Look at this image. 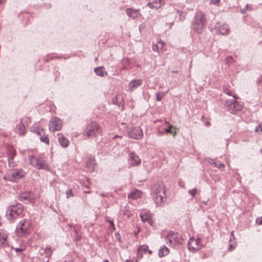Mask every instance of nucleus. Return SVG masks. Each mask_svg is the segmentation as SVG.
<instances>
[{
	"mask_svg": "<svg viewBox=\"0 0 262 262\" xmlns=\"http://www.w3.org/2000/svg\"><path fill=\"white\" fill-rule=\"evenodd\" d=\"M206 18L202 12L196 13L192 23L193 30L198 33H201L204 30L206 26Z\"/></svg>",
	"mask_w": 262,
	"mask_h": 262,
	"instance_id": "nucleus-1",
	"label": "nucleus"
},
{
	"mask_svg": "<svg viewBox=\"0 0 262 262\" xmlns=\"http://www.w3.org/2000/svg\"><path fill=\"white\" fill-rule=\"evenodd\" d=\"M33 229L31 222L27 220H21L17 225L16 232L20 236H25L30 233Z\"/></svg>",
	"mask_w": 262,
	"mask_h": 262,
	"instance_id": "nucleus-2",
	"label": "nucleus"
},
{
	"mask_svg": "<svg viewBox=\"0 0 262 262\" xmlns=\"http://www.w3.org/2000/svg\"><path fill=\"white\" fill-rule=\"evenodd\" d=\"M23 207L20 204L10 206L7 211L6 215L8 219L13 221L23 213Z\"/></svg>",
	"mask_w": 262,
	"mask_h": 262,
	"instance_id": "nucleus-3",
	"label": "nucleus"
},
{
	"mask_svg": "<svg viewBox=\"0 0 262 262\" xmlns=\"http://www.w3.org/2000/svg\"><path fill=\"white\" fill-rule=\"evenodd\" d=\"M101 132L99 125L95 122H91L89 123L84 132L83 135L88 138L95 137Z\"/></svg>",
	"mask_w": 262,
	"mask_h": 262,
	"instance_id": "nucleus-4",
	"label": "nucleus"
},
{
	"mask_svg": "<svg viewBox=\"0 0 262 262\" xmlns=\"http://www.w3.org/2000/svg\"><path fill=\"white\" fill-rule=\"evenodd\" d=\"M167 243L171 246L181 245L183 243V239L181 235L177 232H169L165 236Z\"/></svg>",
	"mask_w": 262,
	"mask_h": 262,
	"instance_id": "nucleus-5",
	"label": "nucleus"
},
{
	"mask_svg": "<svg viewBox=\"0 0 262 262\" xmlns=\"http://www.w3.org/2000/svg\"><path fill=\"white\" fill-rule=\"evenodd\" d=\"M29 159L30 164L34 167L39 169H42L50 170V167L44 160L34 156H30Z\"/></svg>",
	"mask_w": 262,
	"mask_h": 262,
	"instance_id": "nucleus-6",
	"label": "nucleus"
},
{
	"mask_svg": "<svg viewBox=\"0 0 262 262\" xmlns=\"http://www.w3.org/2000/svg\"><path fill=\"white\" fill-rule=\"evenodd\" d=\"M203 247L201 239L199 237L190 238L188 243V247L191 252H196Z\"/></svg>",
	"mask_w": 262,
	"mask_h": 262,
	"instance_id": "nucleus-7",
	"label": "nucleus"
},
{
	"mask_svg": "<svg viewBox=\"0 0 262 262\" xmlns=\"http://www.w3.org/2000/svg\"><path fill=\"white\" fill-rule=\"evenodd\" d=\"M62 127V121L58 118H53L49 123V129L51 132L60 130Z\"/></svg>",
	"mask_w": 262,
	"mask_h": 262,
	"instance_id": "nucleus-8",
	"label": "nucleus"
},
{
	"mask_svg": "<svg viewBox=\"0 0 262 262\" xmlns=\"http://www.w3.org/2000/svg\"><path fill=\"white\" fill-rule=\"evenodd\" d=\"M215 27L216 33L219 34L227 35L230 31L228 25L222 22L217 23Z\"/></svg>",
	"mask_w": 262,
	"mask_h": 262,
	"instance_id": "nucleus-9",
	"label": "nucleus"
},
{
	"mask_svg": "<svg viewBox=\"0 0 262 262\" xmlns=\"http://www.w3.org/2000/svg\"><path fill=\"white\" fill-rule=\"evenodd\" d=\"M129 136L136 140H140L142 138L143 133L140 127H134L129 132Z\"/></svg>",
	"mask_w": 262,
	"mask_h": 262,
	"instance_id": "nucleus-10",
	"label": "nucleus"
},
{
	"mask_svg": "<svg viewBox=\"0 0 262 262\" xmlns=\"http://www.w3.org/2000/svg\"><path fill=\"white\" fill-rule=\"evenodd\" d=\"M165 4V0H149L147 6L150 9H158Z\"/></svg>",
	"mask_w": 262,
	"mask_h": 262,
	"instance_id": "nucleus-11",
	"label": "nucleus"
},
{
	"mask_svg": "<svg viewBox=\"0 0 262 262\" xmlns=\"http://www.w3.org/2000/svg\"><path fill=\"white\" fill-rule=\"evenodd\" d=\"M146 253H148V254L150 255L152 253V252L151 250H149L147 246H140L137 250L136 260L137 261L138 260L141 259L142 258L143 254H146Z\"/></svg>",
	"mask_w": 262,
	"mask_h": 262,
	"instance_id": "nucleus-12",
	"label": "nucleus"
},
{
	"mask_svg": "<svg viewBox=\"0 0 262 262\" xmlns=\"http://www.w3.org/2000/svg\"><path fill=\"white\" fill-rule=\"evenodd\" d=\"M243 105L238 103L235 99L228 105V109L232 113L241 111L243 109Z\"/></svg>",
	"mask_w": 262,
	"mask_h": 262,
	"instance_id": "nucleus-13",
	"label": "nucleus"
},
{
	"mask_svg": "<svg viewBox=\"0 0 262 262\" xmlns=\"http://www.w3.org/2000/svg\"><path fill=\"white\" fill-rule=\"evenodd\" d=\"M152 50L158 53L162 52L166 50V44L162 40H159L156 43L152 45Z\"/></svg>",
	"mask_w": 262,
	"mask_h": 262,
	"instance_id": "nucleus-14",
	"label": "nucleus"
},
{
	"mask_svg": "<svg viewBox=\"0 0 262 262\" xmlns=\"http://www.w3.org/2000/svg\"><path fill=\"white\" fill-rule=\"evenodd\" d=\"M166 197L164 191L159 192L155 196V202L157 206H160L165 201Z\"/></svg>",
	"mask_w": 262,
	"mask_h": 262,
	"instance_id": "nucleus-15",
	"label": "nucleus"
},
{
	"mask_svg": "<svg viewBox=\"0 0 262 262\" xmlns=\"http://www.w3.org/2000/svg\"><path fill=\"white\" fill-rule=\"evenodd\" d=\"M8 232L4 230H0V246H6L8 245Z\"/></svg>",
	"mask_w": 262,
	"mask_h": 262,
	"instance_id": "nucleus-16",
	"label": "nucleus"
},
{
	"mask_svg": "<svg viewBox=\"0 0 262 262\" xmlns=\"http://www.w3.org/2000/svg\"><path fill=\"white\" fill-rule=\"evenodd\" d=\"M24 176V172L22 170L16 169L13 171L11 174L10 180L15 181L19 179Z\"/></svg>",
	"mask_w": 262,
	"mask_h": 262,
	"instance_id": "nucleus-17",
	"label": "nucleus"
},
{
	"mask_svg": "<svg viewBox=\"0 0 262 262\" xmlns=\"http://www.w3.org/2000/svg\"><path fill=\"white\" fill-rule=\"evenodd\" d=\"M130 165L133 166L138 165L141 163L139 157L134 152H131L129 156Z\"/></svg>",
	"mask_w": 262,
	"mask_h": 262,
	"instance_id": "nucleus-18",
	"label": "nucleus"
},
{
	"mask_svg": "<svg viewBox=\"0 0 262 262\" xmlns=\"http://www.w3.org/2000/svg\"><path fill=\"white\" fill-rule=\"evenodd\" d=\"M140 217L142 221L144 223H147L150 225L152 224L151 215L148 212H142L140 213Z\"/></svg>",
	"mask_w": 262,
	"mask_h": 262,
	"instance_id": "nucleus-19",
	"label": "nucleus"
},
{
	"mask_svg": "<svg viewBox=\"0 0 262 262\" xmlns=\"http://www.w3.org/2000/svg\"><path fill=\"white\" fill-rule=\"evenodd\" d=\"M142 84V81L141 79L132 80L128 84V89L129 91H133Z\"/></svg>",
	"mask_w": 262,
	"mask_h": 262,
	"instance_id": "nucleus-20",
	"label": "nucleus"
},
{
	"mask_svg": "<svg viewBox=\"0 0 262 262\" xmlns=\"http://www.w3.org/2000/svg\"><path fill=\"white\" fill-rule=\"evenodd\" d=\"M127 15L133 18H136L140 16L139 10H135L132 8H127L126 10Z\"/></svg>",
	"mask_w": 262,
	"mask_h": 262,
	"instance_id": "nucleus-21",
	"label": "nucleus"
},
{
	"mask_svg": "<svg viewBox=\"0 0 262 262\" xmlns=\"http://www.w3.org/2000/svg\"><path fill=\"white\" fill-rule=\"evenodd\" d=\"M58 142L63 147H67L69 146L70 142L69 140L64 137L63 135L59 134H58Z\"/></svg>",
	"mask_w": 262,
	"mask_h": 262,
	"instance_id": "nucleus-22",
	"label": "nucleus"
},
{
	"mask_svg": "<svg viewBox=\"0 0 262 262\" xmlns=\"http://www.w3.org/2000/svg\"><path fill=\"white\" fill-rule=\"evenodd\" d=\"M166 123H167V128L165 129V132L166 134H171L173 136H175L177 134L178 128L172 125L170 123L167 122L166 121Z\"/></svg>",
	"mask_w": 262,
	"mask_h": 262,
	"instance_id": "nucleus-23",
	"label": "nucleus"
},
{
	"mask_svg": "<svg viewBox=\"0 0 262 262\" xmlns=\"http://www.w3.org/2000/svg\"><path fill=\"white\" fill-rule=\"evenodd\" d=\"M39 253L41 255L45 256L49 258L52 254V250L50 248H41L39 250Z\"/></svg>",
	"mask_w": 262,
	"mask_h": 262,
	"instance_id": "nucleus-24",
	"label": "nucleus"
},
{
	"mask_svg": "<svg viewBox=\"0 0 262 262\" xmlns=\"http://www.w3.org/2000/svg\"><path fill=\"white\" fill-rule=\"evenodd\" d=\"M142 194V193L140 191L137 189H135L133 190L130 194L128 195V198H131L133 200H136L140 198Z\"/></svg>",
	"mask_w": 262,
	"mask_h": 262,
	"instance_id": "nucleus-25",
	"label": "nucleus"
},
{
	"mask_svg": "<svg viewBox=\"0 0 262 262\" xmlns=\"http://www.w3.org/2000/svg\"><path fill=\"white\" fill-rule=\"evenodd\" d=\"M169 253V249L165 246L161 248L159 251V255L160 257H163L167 255Z\"/></svg>",
	"mask_w": 262,
	"mask_h": 262,
	"instance_id": "nucleus-26",
	"label": "nucleus"
},
{
	"mask_svg": "<svg viewBox=\"0 0 262 262\" xmlns=\"http://www.w3.org/2000/svg\"><path fill=\"white\" fill-rule=\"evenodd\" d=\"M17 132L21 135H24L26 133V127L24 124L20 123L16 127Z\"/></svg>",
	"mask_w": 262,
	"mask_h": 262,
	"instance_id": "nucleus-27",
	"label": "nucleus"
},
{
	"mask_svg": "<svg viewBox=\"0 0 262 262\" xmlns=\"http://www.w3.org/2000/svg\"><path fill=\"white\" fill-rule=\"evenodd\" d=\"M96 74L100 76H104L107 75V73L104 70L102 67H100L95 69Z\"/></svg>",
	"mask_w": 262,
	"mask_h": 262,
	"instance_id": "nucleus-28",
	"label": "nucleus"
},
{
	"mask_svg": "<svg viewBox=\"0 0 262 262\" xmlns=\"http://www.w3.org/2000/svg\"><path fill=\"white\" fill-rule=\"evenodd\" d=\"M31 131L40 136L45 134L44 129L40 127H33L31 129Z\"/></svg>",
	"mask_w": 262,
	"mask_h": 262,
	"instance_id": "nucleus-29",
	"label": "nucleus"
},
{
	"mask_svg": "<svg viewBox=\"0 0 262 262\" xmlns=\"http://www.w3.org/2000/svg\"><path fill=\"white\" fill-rule=\"evenodd\" d=\"M177 13L179 15V19L180 21H183L186 18V13L181 10H177Z\"/></svg>",
	"mask_w": 262,
	"mask_h": 262,
	"instance_id": "nucleus-30",
	"label": "nucleus"
},
{
	"mask_svg": "<svg viewBox=\"0 0 262 262\" xmlns=\"http://www.w3.org/2000/svg\"><path fill=\"white\" fill-rule=\"evenodd\" d=\"M122 211L123 212V214L127 217H130L133 215L132 212L130 211V210L129 209V207H128V206H125L123 209Z\"/></svg>",
	"mask_w": 262,
	"mask_h": 262,
	"instance_id": "nucleus-31",
	"label": "nucleus"
},
{
	"mask_svg": "<svg viewBox=\"0 0 262 262\" xmlns=\"http://www.w3.org/2000/svg\"><path fill=\"white\" fill-rule=\"evenodd\" d=\"M40 140L42 142L46 143L47 144H49V142H49V138H48L47 135H46L45 134H44L43 135L40 136Z\"/></svg>",
	"mask_w": 262,
	"mask_h": 262,
	"instance_id": "nucleus-32",
	"label": "nucleus"
},
{
	"mask_svg": "<svg viewBox=\"0 0 262 262\" xmlns=\"http://www.w3.org/2000/svg\"><path fill=\"white\" fill-rule=\"evenodd\" d=\"M167 92L164 93V92H159L157 93L156 94V99L158 101H160L162 100L164 96L165 95L166 93Z\"/></svg>",
	"mask_w": 262,
	"mask_h": 262,
	"instance_id": "nucleus-33",
	"label": "nucleus"
},
{
	"mask_svg": "<svg viewBox=\"0 0 262 262\" xmlns=\"http://www.w3.org/2000/svg\"><path fill=\"white\" fill-rule=\"evenodd\" d=\"M188 192L192 196H194L197 194L198 191L196 188H194L192 190H189Z\"/></svg>",
	"mask_w": 262,
	"mask_h": 262,
	"instance_id": "nucleus-34",
	"label": "nucleus"
},
{
	"mask_svg": "<svg viewBox=\"0 0 262 262\" xmlns=\"http://www.w3.org/2000/svg\"><path fill=\"white\" fill-rule=\"evenodd\" d=\"M214 167H217L218 168H224L225 167V165L223 163H216V162H214L213 163Z\"/></svg>",
	"mask_w": 262,
	"mask_h": 262,
	"instance_id": "nucleus-35",
	"label": "nucleus"
},
{
	"mask_svg": "<svg viewBox=\"0 0 262 262\" xmlns=\"http://www.w3.org/2000/svg\"><path fill=\"white\" fill-rule=\"evenodd\" d=\"M66 193H67V198L72 197L74 195L73 192H72V190L71 189H69L67 190Z\"/></svg>",
	"mask_w": 262,
	"mask_h": 262,
	"instance_id": "nucleus-36",
	"label": "nucleus"
},
{
	"mask_svg": "<svg viewBox=\"0 0 262 262\" xmlns=\"http://www.w3.org/2000/svg\"><path fill=\"white\" fill-rule=\"evenodd\" d=\"M251 9H252L251 7L250 6H249L247 5H246L245 8L242 9V12L243 13H246V11L247 10H251Z\"/></svg>",
	"mask_w": 262,
	"mask_h": 262,
	"instance_id": "nucleus-37",
	"label": "nucleus"
},
{
	"mask_svg": "<svg viewBox=\"0 0 262 262\" xmlns=\"http://www.w3.org/2000/svg\"><path fill=\"white\" fill-rule=\"evenodd\" d=\"M255 132L256 133H258V132H262V125L261 124H259L256 128V129H255Z\"/></svg>",
	"mask_w": 262,
	"mask_h": 262,
	"instance_id": "nucleus-38",
	"label": "nucleus"
},
{
	"mask_svg": "<svg viewBox=\"0 0 262 262\" xmlns=\"http://www.w3.org/2000/svg\"><path fill=\"white\" fill-rule=\"evenodd\" d=\"M256 223L258 225H262V217H259L256 219Z\"/></svg>",
	"mask_w": 262,
	"mask_h": 262,
	"instance_id": "nucleus-39",
	"label": "nucleus"
},
{
	"mask_svg": "<svg viewBox=\"0 0 262 262\" xmlns=\"http://www.w3.org/2000/svg\"><path fill=\"white\" fill-rule=\"evenodd\" d=\"M210 3L213 5H218L220 2V0H210Z\"/></svg>",
	"mask_w": 262,
	"mask_h": 262,
	"instance_id": "nucleus-40",
	"label": "nucleus"
},
{
	"mask_svg": "<svg viewBox=\"0 0 262 262\" xmlns=\"http://www.w3.org/2000/svg\"><path fill=\"white\" fill-rule=\"evenodd\" d=\"M20 198L21 199H24V200H27V196L26 195V194H22L21 195H20Z\"/></svg>",
	"mask_w": 262,
	"mask_h": 262,
	"instance_id": "nucleus-41",
	"label": "nucleus"
},
{
	"mask_svg": "<svg viewBox=\"0 0 262 262\" xmlns=\"http://www.w3.org/2000/svg\"><path fill=\"white\" fill-rule=\"evenodd\" d=\"M235 246H233L232 245H230L228 248V250L229 251H232L233 249L235 248Z\"/></svg>",
	"mask_w": 262,
	"mask_h": 262,
	"instance_id": "nucleus-42",
	"label": "nucleus"
},
{
	"mask_svg": "<svg viewBox=\"0 0 262 262\" xmlns=\"http://www.w3.org/2000/svg\"><path fill=\"white\" fill-rule=\"evenodd\" d=\"M108 222L111 225L113 230H115V225H114V224L113 223V222L111 221H109Z\"/></svg>",
	"mask_w": 262,
	"mask_h": 262,
	"instance_id": "nucleus-43",
	"label": "nucleus"
},
{
	"mask_svg": "<svg viewBox=\"0 0 262 262\" xmlns=\"http://www.w3.org/2000/svg\"><path fill=\"white\" fill-rule=\"evenodd\" d=\"M231 236H233V237L234 236V232H233V231L231 232Z\"/></svg>",
	"mask_w": 262,
	"mask_h": 262,
	"instance_id": "nucleus-44",
	"label": "nucleus"
},
{
	"mask_svg": "<svg viewBox=\"0 0 262 262\" xmlns=\"http://www.w3.org/2000/svg\"><path fill=\"white\" fill-rule=\"evenodd\" d=\"M91 160L92 163V162H95V160L94 159H91Z\"/></svg>",
	"mask_w": 262,
	"mask_h": 262,
	"instance_id": "nucleus-45",
	"label": "nucleus"
},
{
	"mask_svg": "<svg viewBox=\"0 0 262 262\" xmlns=\"http://www.w3.org/2000/svg\"><path fill=\"white\" fill-rule=\"evenodd\" d=\"M4 0H0V4H2L4 2Z\"/></svg>",
	"mask_w": 262,
	"mask_h": 262,
	"instance_id": "nucleus-46",
	"label": "nucleus"
},
{
	"mask_svg": "<svg viewBox=\"0 0 262 262\" xmlns=\"http://www.w3.org/2000/svg\"><path fill=\"white\" fill-rule=\"evenodd\" d=\"M104 262H109V261L107 259L104 260Z\"/></svg>",
	"mask_w": 262,
	"mask_h": 262,
	"instance_id": "nucleus-47",
	"label": "nucleus"
},
{
	"mask_svg": "<svg viewBox=\"0 0 262 262\" xmlns=\"http://www.w3.org/2000/svg\"><path fill=\"white\" fill-rule=\"evenodd\" d=\"M94 168H95V167H94V165H93V166H92V168L93 169Z\"/></svg>",
	"mask_w": 262,
	"mask_h": 262,
	"instance_id": "nucleus-48",
	"label": "nucleus"
},
{
	"mask_svg": "<svg viewBox=\"0 0 262 262\" xmlns=\"http://www.w3.org/2000/svg\"><path fill=\"white\" fill-rule=\"evenodd\" d=\"M15 155V152H14V154L13 155V157H14Z\"/></svg>",
	"mask_w": 262,
	"mask_h": 262,
	"instance_id": "nucleus-49",
	"label": "nucleus"
},
{
	"mask_svg": "<svg viewBox=\"0 0 262 262\" xmlns=\"http://www.w3.org/2000/svg\"><path fill=\"white\" fill-rule=\"evenodd\" d=\"M125 262H129L128 260H126Z\"/></svg>",
	"mask_w": 262,
	"mask_h": 262,
	"instance_id": "nucleus-50",
	"label": "nucleus"
},
{
	"mask_svg": "<svg viewBox=\"0 0 262 262\" xmlns=\"http://www.w3.org/2000/svg\"><path fill=\"white\" fill-rule=\"evenodd\" d=\"M2 226V223L0 222V227Z\"/></svg>",
	"mask_w": 262,
	"mask_h": 262,
	"instance_id": "nucleus-51",
	"label": "nucleus"
}]
</instances>
